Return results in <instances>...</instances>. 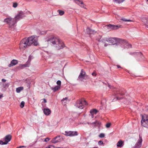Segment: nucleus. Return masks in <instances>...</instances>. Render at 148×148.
I'll use <instances>...</instances> for the list:
<instances>
[{
	"label": "nucleus",
	"instance_id": "nucleus-16",
	"mask_svg": "<svg viewBox=\"0 0 148 148\" xmlns=\"http://www.w3.org/2000/svg\"><path fill=\"white\" fill-rule=\"evenodd\" d=\"M43 112L45 115H48L50 114L51 111L48 108H45L43 110Z\"/></svg>",
	"mask_w": 148,
	"mask_h": 148
},
{
	"label": "nucleus",
	"instance_id": "nucleus-54",
	"mask_svg": "<svg viewBox=\"0 0 148 148\" xmlns=\"http://www.w3.org/2000/svg\"><path fill=\"white\" fill-rule=\"evenodd\" d=\"M127 103V102H125V103Z\"/></svg>",
	"mask_w": 148,
	"mask_h": 148
},
{
	"label": "nucleus",
	"instance_id": "nucleus-53",
	"mask_svg": "<svg viewBox=\"0 0 148 148\" xmlns=\"http://www.w3.org/2000/svg\"><path fill=\"white\" fill-rule=\"evenodd\" d=\"M103 101H106V100H102V102H101V104H102V103H103Z\"/></svg>",
	"mask_w": 148,
	"mask_h": 148
},
{
	"label": "nucleus",
	"instance_id": "nucleus-39",
	"mask_svg": "<svg viewBox=\"0 0 148 148\" xmlns=\"http://www.w3.org/2000/svg\"><path fill=\"white\" fill-rule=\"evenodd\" d=\"M111 125V123H107L106 125V127L107 128H109L110 127Z\"/></svg>",
	"mask_w": 148,
	"mask_h": 148
},
{
	"label": "nucleus",
	"instance_id": "nucleus-14",
	"mask_svg": "<svg viewBox=\"0 0 148 148\" xmlns=\"http://www.w3.org/2000/svg\"><path fill=\"white\" fill-rule=\"evenodd\" d=\"M29 66V65L27 64L26 63L25 64H20L19 66H18L17 67V69L18 70H20L21 69H23L25 67H27Z\"/></svg>",
	"mask_w": 148,
	"mask_h": 148
},
{
	"label": "nucleus",
	"instance_id": "nucleus-23",
	"mask_svg": "<svg viewBox=\"0 0 148 148\" xmlns=\"http://www.w3.org/2000/svg\"><path fill=\"white\" fill-rule=\"evenodd\" d=\"M23 89V87H19L16 88V91L17 92L19 93Z\"/></svg>",
	"mask_w": 148,
	"mask_h": 148
},
{
	"label": "nucleus",
	"instance_id": "nucleus-17",
	"mask_svg": "<svg viewBox=\"0 0 148 148\" xmlns=\"http://www.w3.org/2000/svg\"><path fill=\"white\" fill-rule=\"evenodd\" d=\"M74 1L77 4L80 6L82 7H84L83 2L79 0H74Z\"/></svg>",
	"mask_w": 148,
	"mask_h": 148
},
{
	"label": "nucleus",
	"instance_id": "nucleus-48",
	"mask_svg": "<svg viewBox=\"0 0 148 148\" xmlns=\"http://www.w3.org/2000/svg\"><path fill=\"white\" fill-rule=\"evenodd\" d=\"M104 43V46L105 47H106V46H107L108 45V44H107L106 43Z\"/></svg>",
	"mask_w": 148,
	"mask_h": 148
},
{
	"label": "nucleus",
	"instance_id": "nucleus-7",
	"mask_svg": "<svg viewBox=\"0 0 148 148\" xmlns=\"http://www.w3.org/2000/svg\"><path fill=\"white\" fill-rule=\"evenodd\" d=\"M87 103L85 100L82 99L77 101L75 106L77 108L82 109L84 108V105H87Z\"/></svg>",
	"mask_w": 148,
	"mask_h": 148
},
{
	"label": "nucleus",
	"instance_id": "nucleus-28",
	"mask_svg": "<svg viewBox=\"0 0 148 148\" xmlns=\"http://www.w3.org/2000/svg\"><path fill=\"white\" fill-rule=\"evenodd\" d=\"M22 18L21 17H20V16H18L17 17V14L16 15V16L14 18V19H15V20L17 22V21L19 20L21 18Z\"/></svg>",
	"mask_w": 148,
	"mask_h": 148
},
{
	"label": "nucleus",
	"instance_id": "nucleus-34",
	"mask_svg": "<svg viewBox=\"0 0 148 148\" xmlns=\"http://www.w3.org/2000/svg\"><path fill=\"white\" fill-rule=\"evenodd\" d=\"M107 38H104V39H102L101 40H99V41L102 42L103 43H105L106 41V40H107Z\"/></svg>",
	"mask_w": 148,
	"mask_h": 148
},
{
	"label": "nucleus",
	"instance_id": "nucleus-9",
	"mask_svg": "<svg viewBox=\"0 0 148 148\" xmlns=\"http://www.w3.org/2000/svg\"><path fill=\"white\" fill-rule=\"evenodd\" d=\"M130 54L136 57L140 60H144V57L141 52H134L130 53Z\"/></svg>",
	"mask_w": 148,
	"mask_h": 148
},
{
	"label": "nucleus",
	"instance_id": "nucleus-13",
	"mask_svg": "<svg viewBox=\"0 0 148 148\" xmlns=\"http://www.w3.org/2000/svg\"><path fill=\"white\" fill-rule=\"evenodd\" d=\"M60 136H56L52 140V143H56L60 141Z\"/></svg>",
	"mask_w": 148,
	"mask_h": 148
},
{
	"label": "nucleus",
	"instance_id": "nucleus-33",
	"mask_svg": "<svg viewBox=\"0 0 148 148\" xmlns=\"http://www.w3.org/2000/svg\"><path fill=\"white\" fill-rule=\"evenodd\" d=\"M101 123L99 121H96V125L97 126H99L101 125Z\"/></svg>",
	"mask_w": 148,
	"mask_h": 148
},
{
	"label": "nucleus",
	"instance_id": "nucleus-4",
	"mask_svg": "<svg viewBox=\"0 0 148 148\" xmlns=\"http://www.w3.org/2000/svg\"><path fill=\"white\" fill-rule=\"evenodd\" d=\"M123 94V93H121L120 90H116V92L114 93V95L110 97V101L112 102L116 101L117 100H121L122 97H120V96H122Z\"/></svg>",
	"mask_w": 148,
	"mask_h": 148
},
{
	"label": "nucleus",
	"instance_id": "nucleus-52",
	"mask_svg": "<svg viewBox=\"0 0 148 148\" xmlns=\"http://www.w3.org/2000/svg\"><path fill=\"white\" fill-rule=\"evenodd\" d=\"M2 97H3L2 94H1V95H0V99Z\"/></svg>",
	"mask_w": 148,
	"mask_h": 148
},
{
	"label": "nucleus",
	"instance_id": "nucleus-21",
	"mask_svg": "<svg viewBox=\"0 0 148 148\" xmlns=\"http://www.w3.org/2000/svg\"><path fill=\"white\" fill-rule=\"evenodd\" d=\"M71 136H77L78 135L77 132L76 131H71Z\"/></svg>",
	"mask_w": 148,
	"mask_h": 148
},
{
	"label": "nucleus",
	"instance_id": "nucleus-46",
	"mask_svg": "<svg viewBox=\"0 0 148 148\" xmlns=\"http://www.w3.org/2000/svg\"><path fill=\"white\" fill-rule=\"evenodd\" d=\"M108 87H109L110 88V89H112L113 87L111 86L109 84L108 85Z\"/></svg>",
	"mask_w": 148,
	"mask_h": 148
},
{
	"label": "nucleus",
	"instance_id": "nucleus-15",
	"mask_svg": "<svg viewBox=\"0 0 148 148\" xmlns=\"http://www.w3.org/2000/svg\"><path fill=\"white\" fill-rule=\"evenodd\" d=\"M86 31L87 34H93L96 33V32L94 30L90 29L89 27L87 28Z\"/></svg>",
	"mask_w": 148,
	"mask_h": 148
},
{
	"label": "nucleus",
	"instance_id": "nucleus-8",
	"mask_svg": "<svg viewBox=\"0 0 148 148\" xmlns=\"http://www.w3.org/2000/svg\"><path fill=\"white\" fill-rule=\"evenodd\" d=\"M141 123L143 126L147 127L148 125V116L147 115L143 116Z\"/></svg>",
	"mask_w": 148,
	"mask_h": 148
},
{
	"label": "nucleus",
	"instance_id": "nucleus-2",
	"mask_svg": "<svg viewBox=\"0 0 148 148\" xmlns=\"http://www.w3.org/2000/svg\"><path fill=\"white\" fill-rule=\"evenodd\" d=\"M47 41L49 43H52L53 45H54L58 50L62 49L64 47V44L62 41L56 37H51L47 40Z\"/></svg>",
	"mask_w": 148,
	"mask_h": 148
},
{
	"label": "nucleus",
	"instance_id": "nucleus-49",
	"mask_svg": "<svg viewBox=\"0 0 148 148\" xmlns=\"http://www.w3.org/2000/svg\"><path fill=\"white\" fill-rule=\"evenodd\" d=\"M44 102L45 103H46L47 102V101L45 99H43Z\"/></svg>",
	"mask_w": 148,
	"mask_h": 148
},
{
	"label": "nucleus",
	"instance_id": "nucleus-37",
	"mask_svg": "<svg viewBox=\"0 0 148 148\" xmlns=\"http://www.w3.org/2000/svg\"><path fill=\"white\" fill-rule=\"evenodd\" d=\"M57 84L58 85V86H60L61 85V82L60 80H58L57 82Z\"/></svg>",
	"mask_w": 148,
	"mask_h": 148
},
{
	"label": "nucleus",
	"instance_id": "nucleus-5",
	"mask_svg": "<svg viewBox=\"0 0 148 148\" xmlns=\"http://www.w3.org/2000/svg\"><path fill=\"white\" fill-rule=\"evenodd\" d=\"M4 21L10 27L14 26V24L17 23V21L15 20L14 18H12L10 17L6 18L4 20Z\"/></svg>",
	"mask_w": 148,
	"mask_h": 148
},
{
	"label": "nucleus",
	"instance_id": "nucleus-43",
	"mask_svg": "<svg viewBox=\"0 0 148 148\" xmlns=\"http://www.w3.org/2000/svg\"><path fill=\"white\" fill-rule=\"evenodd\" d=\"M50 140V139L49 138H46L45 140V141L47 142L49 141Z\"/></svg>",
	"mask_w": 148,
	"mask_h": 148
},
{
	"label": "nucleus",
	"instance_id": "nucleus-50",
	"mask_svg": "<svg viewBox=\"0 0 148 148\" xmlns=\"http://www.w3.org/2000/svg\"><path fill=\"white\" fill-rule=\"evenodd\" d=\"M91 114V117H92V118H93V117H94V114Z\"/></svg>",
	"mask_w": 148,
	"mask_h": 148
},
{
	"label": "nucleus",
	"instance_id": "nucleus-45",
	"mask_svg": "<svg viewBox=\"0 0 148 148\" xmlns=\"http://www.w3.org/2000/svg\"><path fill=\"white\" fill-rule=\"evenodd\" d=\"M99 144H100L101 145L103 144V142L101 140H100L99 142Z\"/></svg>",
	"mask_w": 148,
	"mask_h": 148
},
{
	"label": "nucleus",
	"instance_id": "nucleus-22",
	"mask_svg": "<svg viewBox=\"0 0 148 148\" xmlns=\"http://www.w3.org/2000/svg\"><path fill=\"white\" fill-rule=\"evenodd\" d=\"M19 16H20V17L23 18L25 16L23 12L20 11L17 14V17Z\"/></svg>",
	"mask_w": 148,
	"mask_h": 148
},
{
	"label": "nucleus",
	"instance_id": "nucleus-29",
	"mask_svg": "<svg viewBox=\"0 0 148 148\" xmlns=\"http://www.w3.org/2000/svg\"><path fill=\"white\" fill-rule=\"evenodd\" d=\"M22 18L21 17H20V16H18L17 17V14L16 15V16L14 18V19H15V20L17 22V21L19 20L21 18Z\"/></svg>",
	"mask_w": 148,
	"mask_h": 148
},
{
	"label": "nucleus",
	"instance_id": "nucleus-6",
	"mask_svg": "<svg viewBox=\"0 0 148 148\" xmlns=\"http://www.w3.org/2000/svg\"><path fill=\"white\" fill-rule=\"evenodd\" d=\"M89 79V76L86 74L85 72L83 69H82L77 80L82 81L84 79Z\"/></svg>",
	"mask_w": 148,
	"mask_h": 148
},
{
	"label": "nucleus",
	"instance_id": "nucleus-47",
	"mask_svg": "<svg viewBox=\"0 0 148 148\" xmlns=\"http://www.w3.org/2000/svg\"><path fill=\"white\" fill-rule=\"evenodd\" d=\"M1 81H2V82H5L6 81V80L5 79H2V80H1Z\"/></svg>",
	"mask_w": 148,
	"mask_h": 148
},
{
	"label": "nucleus",
	"instance_id": "nucleus-19",
	"mask_svg": "<svg viewBox=\"0 0 148 148\" xmlns=\"http://www.w3.org/2000/svg\"><path fill=\"white\" fill-rule=\"evenodd\" d=\"M18 63L17 61L16 60H13L11 62V63L9 64L8 66L10 67L15 65Z\"/></svg>",
	"mask_w": 148,
	"mask_h": 148
},
{
	"label": "nucleus",
	"instance_id": "nucleus-44",
	"mask_svg": "<svg viewBox=\"0 0 148 148\" xmlns=\"http://www.w3.org/2000/svg\"><path fill=\"white\" fill-rule=\"evenodd\" d=\"M92 75L93 76H96L97 74L94 71L92 73Z\"/></svg>",
	"mask_w": 148,
	"mask_h": 148
},
{
	"label": "nucleus",
	"instance_id": "nucleus-26",
	"mask_svg": "<svg viewBox=\"0 0 148 148\" xmlns=\"http://www.w3.org/2000/svg\"><path fill=\"white\" fill-rule=\"evenodd\" d=\"M121 21H125V22H127V21H128V22H131V21H131V20H130V19H128V20L126 19L125 18H121Z\"/></svg>",
	"mask_w": 148,
	"mask_h": 148
},
{
	"label": "nucleus",
	"instance_id": "nucleus-3",
	"mask_svg": "<svg viewBox=\"0 0 148 148\" xmlns=\"http://www.w3.org/2000/svg\"><path fill=\"white\" fill-rule=\"evenodd\" d=\"M107 42H110L111 43H114L112 45H118L120 44L121 45H126L125 47L127 48H130L131 47V45L128 43H127L124 40L119 38H110L107 39L106 40Z\"/></svg>",
	"mask_w": 148,
	"mask_h": 148
},
{
	"label": "nucleus",
	"instance_id": "nucleus-42",
	"mask_svg": "<svg viewBox=\"0 0 148 148\" xmlns=\"http://www.w3.org/2000/svg\"><path fill=\"white\" fill-rule=\"evenodd\" d=\"M88 124H92V125L95 124L96 125V121H95L94 122H92V123H88Z\"/></svg>",
	"mask_w": 148,
	"mask_h": 148
},
{
	"label": "nucleus",
	"instance_id": "nucleus-51",
	"mask_svg": "<svg viewBox=\"0 0 148 148\" xmlns=\"http://www.w3.org/2000/svg\"><path fill=\"white\" fill-rule=\"evenodd\" d=\"M117 66L118 68H121V66L120 65H117Z\"/></svg>",
	"mask_w": 148,
	"mask_h": 148
},
{
	"label": "nucleus",
	"instance_id": "nucleus-12",
	"mask_svg": "<svg viewBox=\"0 0 148 148\" xmlns=\"http://www.w3.org/2000/svg\"><path fill=\"white\" fill-rule=\"evenodd\" d=\"M12 138V136L10 135H8L6 136L4 138L5 141V143L7 144L8 142L10 141Z\"/></svg>",
	"mask_w": 148,
	"mask_h": 148
},
{
	"label": "nucleus",
	"instance_id": "nucleus-36",
	"mask_svg": "<svg viewBox=\"0 0 148 148\" xmlns=\"http://www.w3.org/2000/svg\"><path fill=\"white\" fill-rule=\"evenodd\" d=\"M99 136L100 138H103L104 137L105 134L103 133H101L99 135Z\"/></svg>",
	"mask_w": 148,
	"mask_h": 148
},
{
	"label": "nucleus",
	"instance_id": "nucleus-35",
	"mask_svg": "<svg viewBox=\"0 0 148 148\" xmlns=\"http://www.w3.org/2000/svg\"><path fill=\"white\" fill-rule=\"evenodd\" d=\"M18 5V3L16 2L13 3V7L14 8H16Z\"/></svg>",
	"mask_w": 148,
	"mask_h": 148
},
{
	"label": "nucleus",
	"instance_id": "nucleus-24",
	"mask_svg": "<svg viewBox=\"0 0 148 148\" xmlns=\"http://www.w3.org/2000/svg\"><path fill=\"white\" fill-rule=\"evenodd\" d=\"M97 112V110L95 109L91 110L90 111V114H96Z\"/></svg>",
	"mask_w": 148,
	"mask_h": 148
},
{
	"label": "nucleus",
	"instance_id": "nucleus-27",
	"mask_svg": "<svg viewBox=\"0 0 148 148\" xmlns=\"http://www.w3.org/2000/svg\"><path fill=\"white\" fill-rule=\"evenodd\" d=\"M65 133H66L65 134V135L71 136V131H66Z\"/></svg>",
	"mask_w": 148,
	"mask_h": 148
},
{
	"label": "nucleus",
	"instance_id": "nucleus-1",
	"mask_svg": "<svg viewBox=\"0 0 148 148\" xmlns=\"http://www.w3.org/2000/svg\"><path fill=\"white\" fill-rule=\"evenodd\" d=\"M38 44L36 39L34 36H31L27 39H23L19 44V47L21 49H24L28 48L32 45L36 46Z\"/></svg>",
	"mask_w": 148,
	"mask_h": 148
},
{
	"label": "nucleus",
	"instance_id": "nucleus-10",
	"mask_svg": "<svg viewBox=\"0 0 148 148\" xmlns=\"http://www.w3.org/2000/svg\"><path fill=\"white\" fill-rule=\"evenodd\" d=\"M108 27V29L110 30H111L116 29L122 27V26L121 25H114L111 24H109L107 25Z\"/></svg>",
	"mask_w": 148,
	"mask_h": 148
},
{
	"label": "nucleus",
	"instance_id": "nucleus-30",
	"mask_svg": "<svg viewBox=\"0 0 148 148\" xmlns=\"http://www.w3.org/2000/svg\"><path fill=\"white\" fill-rule=\"evenodd\" d=\"M60 15H62L64 14V12L60 10H59L58 11Z\"/></svg>",
	"mask_w": 148,
	"mask_h": 148
},
{
	"label": "nucleus",
	"instance_id": "nucleus-31",
	"mask_svg": "<svg viewBox=\"0 0 148 148\" xmlns=\"http://www.w3.org/2000/svg\"><path fill=\"white\" fill-rule=\"evenodd\" d=\"M114 1L118 3H121L123 2L124 1V0H114Z\"/></svg>",
	"mask_w": 148,
	"mask_h": 148
},
{
	"label": "nucleus",
	"instance_id": "nucleus-41",
	"mask_svg": "<svg viewBox=\"0 0 148 148\" xmlns=\"http://www.w3.org/2000/svg\"><path fill=\"white\" fill-rule=\"evenodd\" d=\"M45 148H54V146L52 145H50Z\"/></svg>",
	"mask_w": 148,
	"mask_h": 148
},
{
	"label": "nucleus",
	"instance_id": "nucleus-40",
	"mask_svg": "<svg viewBox=\"0 0 148 148\" xmlns=\"http://www.w3.org/2000/svg\"><path fill=\"white\" fill-rule=\"evenodd\" d=\"M68 98L67 97H65L64 98H63L62 100V102L65 101V103H66V101H67V99Z\"/></svg>",
	"mask_w": 148,
	"mask_h": 148
},
{
	"label": "nucleus",
	"instance_id": "nucleus-38",
	"mask_svg": "<svg viewBox=\"0 0 148 148\" xmlns=\"http://www.w3.org/2000/svg\"><path fill=\"white\" fill-rule=\"evenodd\" d=\"M0 144L1 145H6L7 144L6 143H5V141L3 142L2 141L0 140Z\"/></svg>",
	"mask_w": 148,
	"mask_h": 148
},
{
	"label": "nucleus",
	"instance_id": "nucleus-25",
	"mask_svg": "<svg viewBox=\"0 0 148 148\" xmlns=\"http://www.w3.org/2000/svg\"><path fill=\"white\" fill-rule=\"evenodd\" d=\"M142 21L144 22H146L145 24L146 25H148V20H147V18L145 17H143L142 18Z\"/></svg>",
	"mask_w": 148,
	"mask_h": 148
},
{
	"label": "nucleus",
	"instance_id": "nucleus-32",
	"mask_svg": "<svg viewBox=\"0 0 148 148\" xmlns=\"http://www.w3.org/2000/svg\"><path fill=\"white\" fill-rule=\"evenodd\" d=\"M25 102L24 101H22L20 105V107L21 108H23L24 106Z\"/></svg>",
	"mask_w": 148,
	"mask_h": 148
},
{
	"label": "nucleus",
	"instance_id": "nucleus-20",
	"mask_svg": "<svg viewBox=\"0 0 148 148\" xmlns=\"http://www.w3.org/2000/svg\"><path fill=\"white\" fill-rule=\"evenodd\" d=\"M60 86H56L54 88H52L51 89L53 90L54 92H56L60 88Z\"/></svg>",
	"mask_w": 148,
	"mask_h": 148
},
{
	"label": "nucleus",
	"instance_id": "nucleus-55",
	"mask_svg": "<svg viewBox=\"0 0 148 148\" xmlns=\"http://www.w3.org/2000/svg\"><path fill=\"white\" fill-rule=\"evenodd\" d=\"M147 1H148V0H147Z\"/></svg>",
	"mask_w": 148,
	"mask_h": 148
},
{
	"label": "nucleus",
	"instance_id": "nucleus-18",
	"mask_svg": "<svg viewBox=\"0 0 148 148\" xmlns=\"http://www.w3.org/2000/svg\"><path fill=\"white\" fill-rule=\"evenodd\" d=\"M124 145V142L122 140H119L117 143L116 145L117 147H122Z\"/></svg>",
	"mask_w": 148,
	"mask_h": 148
},
{
	"label": "nucleus",
	"instance_id": "nucleus-11",
	"mask_svg": "<svg viewBox=\"0 0 148 148\" xmlns=\"http://www.w3.org/2000/svg\"><path fill=\"white\" fill-rule=\"evenodd\" d=\"M139 138L138 140L137 143H136L134 147L133 148H140L141 146V143L142 141V137L139 135Z\"/></svg>",
	"mask_w": 148,
	"mask_h": 148
}]
</instances>
